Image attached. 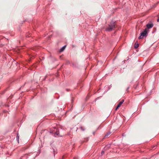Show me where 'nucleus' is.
I'll return each instance as SVG.
<instances>
[{
	"mask_svg": "<svg viewBox=\"0 0 159 159\" xmlns=\"http://www.w3.org/2000/svg\"><path fill=\"white\" fill-rule=\"evenodd\" d=\"M19 137L18 135H17V137H16V139L17 140L18 142H19Z\"/></svg>",
	"mask_w": 159,
	"mask_h": 159,
	"instance_id": "9",
	"label": "nucleus"
},
{
	"mask_svg": "<svg viewBox=\"0 0 159 159\" xmlns=\"http://www.w3.org/2000/svg\"><path fill=\"white\" fill-rule=\"evenodd\" d=\"M45 131H47L46 130H42L41 132V133L42 134V133H43L44 132H45Z\"/></svg>",
	"mask_w": 159,
	"mask_h": 159,
	"instance_id": "10",
	"label": "nucleus"
},
{
	"mask_svg": "<svg viewBox=\"0 0 159 159\" xmlns=\"http://www.w3.org/2000/svg\"><path fill=\"white\" fill-rule=\"evenodd\" d=\"M139 47V44L138 43H135V48H137Z\"/></svg>",
	"mask_w": 159,
	"mask_h": 159,
	"instance_id": "7",
	"label": "nucleus"
},
{
	"mask_svg": "<svg viewBox=\"0 0 159 159\" xmlns=\"http://www.w3.org/2000/svg\"><path fill=\"white\" fill-rule=\"evenodd\" d=\"M66 47V46H64L60 50V52H63L65 49Z\"/></svg>",
	"mask_w": 159,
	"mask_h": 159,
	"instance_id": "5",
	"label": "nucleus"
},
{
	"mask_svg": "<svg viewBox=\"0 0 159 159\" xmlns=\"http://www.w3.org/2000/svg\"><path fill=\"white\" fill-rule=\"evenodd\" d=\"M153 24H148L146 26L147 27V30L152 28L153 26Z\"/></svg>",
	"mask_w": 159,
	"mask_h": 159,
	"instance_id": "4",
	"label": "nucleus"
},
{
	"mask_svg": "<svg viewBox=\"0 0 159 159\" xmlns=\"http://www.w3.org/2000/svg\"><path fill=\"white\" fill-rule=\"evenodd\" d=\"M53 132H50L51 133H52Z\"/></svg>",
	"mask_w": 159,
	"mask_h": 159,
	"instance_id": "14",
	"label": "nucleus"
},
{
	"mask_svg": "<svg viewBox=\"0 0 159 159\" xmlns=\"http://www.w3.org/2000/svg\"><path fill=\"white\" fill-rule=\"evenodd\" d=\"M124 100H122L120 102L119 104L117 105V107L116 109V110L119 107H120L121 105L124 102Z\"/></svg>",
	"mask_w": 159,
	"mask_h": 159,
	"instance_id": "3",
	"label": "nucleus"
},
{
	"mask_svg": "<svg viewBox=\"0 0 159 159\" xmlns=\"http://www.w3.org/2000/svg\"><path fill=\"white\" fill-rule=\"evenodd\" d=\"M59 135V133L57 131V129H56V132H55V136H56L57 135Z\"/></svg>",
	"mask_w": 159,
	"mask_h": 159,
	"instance_id": "6",
	"label": "nucleus"
},
{
	"mask_svg": "<svg viewBox=\"0 0 159 159\" xmlns=\"http://www.w3.org/2000/svg\"><path fill=\"white\" fill-rule=\"evenodd\" d=\"M157 21H159V18L157 19Z\"/></svg>",
	"mask_w": 159,
	"mask_h": 159,
	"instance_id": "13",
	"label": "nucleus"
},
{
	"mask_svg": "<svg viewBox=\"0 0 159 159\" xmlns=\"http://www.w3.org/2000/svg\"><path fill=\"white\" fill-rule=\"evenodd\" d=\"M115 25L114 23H113L109 25L108 28H107L106 30L108 31H111L113 28H115Z\"/></svg>",
	"mask_w": 159,
	"mask_h": 159,
	"instance_id": "2",
	"label": "nucleus"
},
{
	"mask_svg": "<svg viewBox=\"0 0 159 159\" xmlns=\"http://www.w3.org/2000/svg\"><path fill=\"white\" fill-rule=\"evenodd\" d=\"M80 129H81L83 131H84V129L82 127H80Z\"/></svg>",
	"mask_w": 159,
	"mask_h": 159,
	"instance_id": "12",
	"label": "nucleus"
},
{
	"mask_svg": "<svg viewBox=\"0 0 159 159\" xmlns=\"http://www.w3.org/2000/svg\"><path fill=\"white\" fill-rule=\"evenodd\" d=\"M148 31L147 29H145L144 31L141 33L140 36L139 37V39H142L143 37L147 34V32Z\"/></svg>",
	"mask_w": 159,
	"mask_h": 159,
	"instance_id": "1",
	"label": "nucleus"
},
{
	"mask_svg": "<svg viewBox=\"0 0 159 159\" xmlns=\"http://www.w3.org/2000/svg\"><path fill=\"white\" fill-rule=\"evenodd\" d=\"M104 153V151H102L101 152V154L102 155H103Z\"/></svg>",
	"mask_w": 159,
	"mask_h": 159,
	"instance_id": "11",
	"label": "nucleus"
},
{
	"mask_svg": "<svg viewBox=\"0 0 159 159\" xmlns=\"http://www.w3.org/2000/svg\"><path fill=\"white\" fill-rule=\"evenodd\" d=\"M110 134V133H108L107 134H106V135L105 136V137H106L107 136H108Z\"/></svg>",
	"mask_w": 159,
	"mask_h": 159,
	"instance_id": "8",
	"label": "nucleus"
}]
</instances>
